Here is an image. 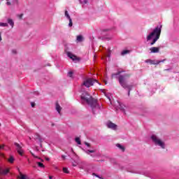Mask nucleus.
I'll return each mask as SVG.
<instances>
[{
	"mask_svg": "<svg viewBox=\"0 0 179 179\" xmlns=\"http://www.w3.org/2000/svg\"><path fill=\"white\" fill-rule=\"evenodd\" d=\"M81 100L92 107L94 114L95 111H99V110H100V105L97 104V100L94 99L93 97L89 94V93H83L81 95Z\"/></svg>",
	"mask_w": 179,
	"mask_h": 179,
	"instance_id": "nucleus-1",
	"label": "nucleus"
},
{
	"mask_svg": "<svg viewBox=\"0 0 179 179\" xmlns=\"http://www.w3.org/2000/svg\"><path fill=\"white\" fill-rule=\"evenodd\" d=\"M122 72H124V71H118L116 73L112 74V78L119 76L118 80H119L120 85L124 89H128V90H129L128 96H129V94L131 93V90H132V85H128L127 84V83L125 82V79H127V78H129L130 75L128 73L121 75V73H122Z\"/></svg>",
	"mask_w": 179,
	"mask_h": 179,
	"instance_id": "nucleus-2",
	"label": "nucleus"
},
{
	"mask_svg": "<svg viewBox=\"0 0 179 179\" xmlns=\"http://www.w3.org/2000/svg\"><path fill=\"white\" fill-rule=\"evenodd\" d=\"M162 34V25H159L147 36V41H150L152 40V42L150 43V45H155L156 44V41L160 38V34Z\"/></svg>",
	"mask_w": 179,
	"mask_h": 179,
	"instance_id": "nucleus-3",
	"label": "nucleus"
},
{
	"mask_svg": "<svg viewBox=\"0 0 179 179\" xmlns=\"http://www.w3.org/2000/svg\"><path fill=\"white\" fill-rule=\"evenodd\" d=\"M151 139L154 142L155 145L160 146L162 149H164V143L156 135L151 136Z\"/></svg>",
	"mask_w": 179,
	"mask_h": 179,
	"instance_id": "nucleus-4",
	"label": "nucleus"
},
{
	"mask_svg": "<svg viewBox=\"0 0 179 179\" xmlns=\"http://www.w3.org/2000/svg\"><path fill=\"white\" fill-rule=\"evenodd\" d=\"M96 83H97V80L87 78L83 82V86H85V87H90V86H93V85H94Z\"/></svg>",
	"mask_w": 179,
	"mask_h": 179,
	"instance_id": "nucleus-5",
	"label": "nucleus"
},
{
	"mask_svg": "<svg viewBox=\"0 0 179 179\" xmlns=\"http://www.w3.org/2000/svg\"><path fill=\"white\" fill-rule=\"evenodd\" d=\"M160 62H164V60L159 61V60H152L150 59H148L145 61V64H150V65H159Z\"/></svg>",
	"mask_w": 179,
	"mask_h": 179,
	"instance_id": "nucleus-6",
	"label": "nucleus"
},
{
	"mask_svg": "<svg viewBox=\"0 0 179 179\" xmlns=\"http://www.w3.org/2000/svg\"><path fill=\"white\" fill-rule=\"evenodd\" d=\"M15 145L17 148V152L19 154L20 156H23V153H24V151L23 149H22V146L17 143H15Z\"/></svg>",
	"mask_w": 179,
	"mask_h": 179,
	"instance_id": "nucleus-7",
	"label": "nucleus"
},
{
	"mask_svg": "<svg viewBox=\"0 0 179 179\" xmlns=\"http://www.w3.org/2000/svg\"><path fill=\"white\" fill-rule=\"evenodd\" d=\"M150 54H157L160 52V48L159 47H151L150 48Z\"/></svg>",
	"mask_w": 179,
	"mask_h": 179,
	"instance_id": "nucleus-8",
	"label": "nucleus"
},
{
	"mask_svg": "<svg viewBox=\"0 0 179 179\" xmlns=\"http://www.w3.org/2000/svg\"><path fill=\"white\" fill-rule=\"evenodd\" d=\"M117 104H118L117 108L119 110H121V111H122L123 113H125V107H126L125 105H124L118 101H117Z\"/></svg>",
	"mask_w": 179,
	"mask_h": 179,
	"instance_id": "nucleus-9",
	"label": "nucleus"
},
{
	"mask_svg": "<svg viewBox=\"0 0 179 179\" xmlns=\"http://www.w3.org/2000/svg\"><path fill=\"white\" fill-rule=\"evenodd\" d=\"M107 127L110 129H117V125L111 122L107 123Z\"/></svg>",
	"mask_w": 179,
	"mask_h": 179,
	"instance_id": "nucleus-10",
	"label": "nucleus"
},
{
	"mask_svg": "<svg viewBox=\"0 0 179 179\" xmlns=\"http://www.w3.org/2000/svg\"><path fill=\"white\" fill-rule=\"evenodd\" d=\"M9 173V169H3L2 168L0 167V174L1 176H6Z\"/></svg>",
	"mask_w": 179,
	"mask_h": 179,
	"instance_id": "nucleus-11",
	"label": "nucleus"
},
{
	"mask_svg": "<svg viewBox=\"0 0 179 179\" xmlns=\"http://www.w3.org/2000/svg\"><path fill=\"white\" fill-rule=\"evenodd\" d=\"M67 55H68V57L71 58V59H73V61H76L78 59L76 56L73 55V54H72L71 52H68Z\"/></svg>",
	"mask_w": 179,
	"mask_h": 179,
	"instance_id": "nucleus-12",
	"label": "nucleus"
},
{
	"mask_svg": "<svg viewBox=\"0 0 179 179\" xmlns=\"http://www.w3.org/2000/svg\"><path fill=\"white\" fill-rule=\"evenodd\" d=\"M56 110L59 114H61V110H62V108L61 106H59V103L58 102H56V106H55Z\"/></svg>",
	"mask_w": 179,
	"mask_h": 179,
	"instance_id": "nucleus-13",
	"label": "nucleus"
},
{
	"mask_svg": "<svg viewBox=\"0 0 179 179\" xmlns=\"http://www.w3.org/2000/svg\"><path fill=\"white\" fill-rule=\"evenodd\" d=\"M76 40L78 43H82V41H83V36H82L81 35H79L77 36Z\"/></svg>",
	"mask_w": 179,
	"mask_h": 179,
	"instance_id": "nucleus-14",
	"label": "nucleus"
},
{
	"mask_svg": "<svg viewBox=\"0 0 179 179\" xmlns=\"http://www.w3.org/2000/svg\"><path fill=\"white\" fill-rule=\"evenodd\" d=\"M8 23L10 24V26H11V27H13V26H15V22H13V20H12V19H8Z\"/></svg>",
	"mask_w": 179,
	"mask_h": 179,
	"instance_id": "nucleus-15",
	"label": "nucleus"
},
{
	"mask_svg": "<svg viewBox=\"0 0 179 179\" xmlns=\"http://www.w3.org/2000/svg\"><path fill=\"white\" fill-rule=\"evenodd\" d=\"M20 179H29L27 176L23 175V173H20Z\"/></svg>",
	"mask_w": 179,
	"mask_h": 179,
	"instance_id": "nucleus-16",
	"label": "nucleus"
},
{
	"mask_svg": "<svg viewBox=\"0 0 179 179\" xmlns=\"http://www.w3.org/2000/svg\"><path fill=\"white\" fill-rule=\"evenodd\" d=\"M116 146H117V148H119V149H121V150H122V152H124V150H125V148H124V146L121 145L120 144H117Z\"/></svg>",
	"mask_w": 179,
	"mask_h": 179,
	"instance_id": "nucleus-17",
	"label": "nucleus"
},
{
	"mask_svg": "<svg viewBox=\"0 0 179 179\" xmlns=\"http://www.w3.org/2000/svg\"><path fill=\"white\" fill-rule=\"evenodd\" d=\"M94 152H96L94 150H88L85 151V153H87V155H90V153H94Z\"/></svg>",
	"mask_w": 179,
	"mask_h": 179,
	"instance_id": "nucleus-18",
	"label": "nucleus"
},
{
	"mask_svg": "<svg viewBox=\"0 0 179 179\" xmlns=\"http://www.w3.org/2000/svg\"><path fill=\"white\" fill-rule=\"evenodd\" d=\"M8 160L9 163H13V162H15V158L13 157V156H10Z\"/></svg>",
	"mask_w": 179,
	"mask_h": 179,
	"instance_id": "nucleus-19",
	"label": "nucleus"
},
{
	"mask_svg": "<svg viewBox=\"0 0 179 179\" xmlns=\"http://www.w3.org/2000/svg\"><path fill=\"white\" fill-rule=\"evenodd\" d=\"M0 27H8V23L0 22Z\"/></svg>",
	"mask_w": 179,
	"mask_h": 179,
	"instance_id": "nucleus-20",
	"label": "nucleus"
},
{
	"mask_svg": "<svg viewBox=\"0 0 179 179\" xmlns=\"http://www.w3.org/2000/svg\"><path fill=\"white\" fill-rule=\"evenodd\" d=\"M66 17H67V19H71V16L69 15V13H68V10H66L65 11V13H64Z\"/></svg>",
	"mask_w": 179,
	"mask_h": 179,
	"instance_id": "nucleus-21",
	"label": "nucleus"
},
{
	"mask_svg": "<svg viewBox=\"0 0 179 179\" xmlns=\"http://www.w3.org/2000/svg\"><path fill=\"white\" fill-rule=\"evenodd\" d=\"M76 142L78 145H81L80 138L79 137L76 138Z\"/></svg>",
	"mask_w": 179,
	"mask_h": 179,
	"instance_id": "nucleus-22",
	"label": "nucleus"
},
{
	"mask_svg": "<svg viewBox=\"0 0 179 179\" xmlns=\"http://www.w3.org/2000/svg\"><path fill=\"white\" fill-rule=\"evenodd\" d=\"M68 76H69V78H73V72L69 71Z\"/></svg>",
	"mask_w": 179,
	"mask_h": 179,
	"instance_id": "nucleus-23",
	"label": "nucleus"
},
{
	"mask_svg": "<svg viewBox=\"0 0 179 179\" xmlns=\"http://www.w3.org/2000/svg\"><path fill=\"white\" fill-rule=\"evenodd\" d=\"M37 164L38 166V167H41L42 169H44V164L41 162H37Z\"/></svg>",
	"mask_w": 179,
	"mask_h": 179,
	"instance_id": "nucleus-24",
	"label": "nucleus"
},
{
	"mask_svg": "<svg viewBox=\"0 0 179 179\" xmlns=\"http://www.w3.org/2000/svg\"><path fill=\"white\" fill-rule=\"evenodd\" d=\"M79 1H80V3H83L84 5H86V3H87V0H83V1L79 0Z\"/></svg>",
	"mask_w": 179,
	"mask_h": 179,
	"instance_id": "nucleus-25",
	"label": "nucleus"
},
{
	"mask_svg": "<svg viewBox=\"0 0 179 179\" xmlns=\"http://www.w3.org/2000/svg\"><path fill=\"white\" fill-rule=\"evenodd\" d=\"M69 27H72V26L73 24L72 23V18L69 19Z\"/></svg>",
	"mask_w": 179,
	"mask_h": 179,
	"instance_id": "nucleus-26",
	"label": "nucleus"
},
{
	"mask_svg": "<svg viewBox=\"0 0 179 179\" xmlns=\"http://www.w3.org/2000/svg\"><path fill=\"white\" fill-rule=\"evenodd\" d=\"M128 52H129V50H123L122 52V55H125L126 54H128Z\"/></svg>",
	"mask_w": 179,
	"mask_h": 179,
	"instance_id": "nucleus-27",
	"label": "nucleus"
},
{
	"mask_svg": "<svg viewBox=\"0 0 179 179\" xmlns=\"http://www.w3.org/2000/svg\"><path fill=\"white\" fill-rule=\"evenodd\" d=\"M63 171H64V173H66V174H68L69 173V171H68V169L66 168H63Z\"/></svg>",
	"mask_w": 179,
	"mask_h": 179,
	"instance_id": "nucleus-28",
	"label": "nucleus"
},
{
	"mask_svg": "<svg viewBox=\"0 0 179 179\" xmlns=\"http://www.w3.org/2000/svg\"><path fill=\"white\" fill-rule=\"evenodd\" d=\"M85 145H86V146H87V148H90V143L85 142Z\"/></svg>",
	"mask_w": 179,
	"mask_h": 179,
	"instance_id": "nucleus-29",
	"label": "nucleus"
},
{
	"mask_svg": "<svg viewBox=\"0 0 179 179\" xmlns=\"http://www.w3.org/2000/svg\"><path fill=\"white\" fill-rule=\"evenodd\" d=\"M30 153H31V155L34 157H35L36 159L38 158V157H37V156H35V155H34V153H33L32 152H30Z\"/></svg>",
	"mask_w": 179,
	"mask_h": 179,
	"instance_id": "nucleus-30",
	"label": "nucleus"
},
{
	"mask_svg": "<svg viewBox=\"0 0 179 179\" xmlns=\"http://www.w3.org/2000/svg\"><path fill=\"white\" fill-rule=\"evenodd\" d=\"M31 107H34V106H36V103H34V102H31Z\"/></svg>",
	"mask_w": 179,
	"mask_h": 179,
	"instance_id": "nucleus-31",
	"label": "nucleus"
},
{
	"mask_svg": "<svg viewBox=\"0 0 179 179\" xmlns=\"http://www.w3.org/2000/svg\"><path fill=\"white\" fill-rule=\"evenodd\" d=\"M4 147H5V145H0V150L3 149Z\"/></svg>",
	"mask_w": 179,
	"mask_h": 179,
	"instance_id": "nucleus-32",
	"label": "nucleus"
},
{
	"mask_svg": "<svg viewBox=\"0 0 179 179\" xmlns=\"http://www.w3.org/2000/svg\"><path fill=\"white\" fill-rule=\"evenodd\" d=\"M62 158L63 159V160H65V159H66L65 155H62Z\"/></svg>",
	"mask_w": 179,
	"mask_h": 179,
	"instance_id": "nucleus-33",
	"label": "nucleus"
},
{
	"mask_svg": "<svg viewBox=\"0 0 179 179\" xmlns=\"http://www.w3.org/2000/svg\"><path fill=\"white\" fill-rule=\"evenodd\" d=\"M22 16H23V14L20 15H19L20 19H22Z\"/></svg>",
	"mask_w": 179,
	"mask_h": 179,
	"instance_id": "nucleus-34",
	"label": "nucleus"
},
{
	"mask_svg": "<svg viewBox=\"0 0 179 179\" xmlns=\"http://www.w3.org/2000/svg\"><path fill=\"white\" fill-rule=\"evenodd\" d=\"M0 41H2V36H1V34H0Z\"/></svg>",
	"mask_w": 179,
	"mask_h": 179,
	"instance_id": "nucleus-35",
	"label": "nucleus"
},
{
	"mask_svg": "<svg viewBox=\"0 0 179 179\" xmlns=\"http://www.w3.org/2000/svg\"><path fill=\"white\" fill-rule=\"evenodd\" d=\"M73 167H76V164H73Z\"/></svg>",
	"mask_w": 179,
	"mask_h": 179,
	"instance_id": "nucleus-36",
	"label": "nucleus"
},
{
	"mask_svg": "<svg viewBox=\"0 0 179 179\" xmlns=\"http://www.w3.org/2000/svg\"><path fill=\"white\" fill-rule=\"evenodd\" d=\"M13 52L14 54H16V50H13Z\"/></svg>",
	"mask_w": 179,
	"mask_h": 179,
	"instance_id": "nucleus-37",
	"label": "nucleus"
},
{
	"mask_svg": "<svg viewBox=\"0 0 179 179\" xmlns=\"http://www.w3.org/2000/svg\"><path fill=\"white\" fill-rule=\"evenodd\" d=\"M7 5H10V2H7Z\"/></svg>",
	"mask_w": 179,
	"mask_h": 179,
	"instance_id": "nucleus-38",
	"label": "nucleus"
},
{
	"mask_svg": "<svg viewBox=\"0 0 179 179\" xmlns=\"http://www.w3.org/2000/svg\"><path fill=\"white\" fill-rule=\"evenodd\" d=\"M39 138V141H41V142H42L43 141H41V138H40V137H38Z\"/></svg>",
	"mask_w": 179,
	"mask_h": 179,
	"instance_id": "nucleus-39",
	"label": "nucleus"
},
{
	"mask_svg": "<svg viewBox=\"0 0 179 179\" xmlns=\"http://www.w3.org/2000/svg\"><path fill=\"white\" fill-rule=\"evenodd\" d=\"M49 179H52V176H49Z\"/></svg>",
	"mask_w": 179,
	"mask_h": 179,
	"instance_id": "nucleus-40",
	"label": "nucleus"
},
{
	"mask_svg": "<svg viewBox=\"0 0 179 179\" xmlns=\"http://www.w3.org/2000/svg\"><path fill=\"white\" fill-rule=\"evenodd\" d=\"M90 156H92V157H94V155H90Z\"/></svg>",
	"mask_w": 179,
	"mask_h": 179,
	"instance_id": "nucleus-41",
	"label": "nucleus"
},
{
	"mask_svg": "<svg viewBox=\"0 0 179 179\" xmlns=\"http://www.w3.org/2000/svg\"><path fill=\"white\" fill-rule=\"evenodd\" d=\"M80 169H83V167H80Z\"/></svg>",
	"mask_w": 179,
	"mask_h": 179,
	"instance_id": "nucleus-42",
	"label": "nucleus"
},
{
	"mask_svg": "<svg viewBox=\"0 0 179 179\" xmlns=\"http://www.w3.org/2000/svg\"><path fill=\"white\" fill-rule=\"evenodd\" d=\"M108 99L110 100V97H108Z\"/></svg>",
	"mask_w": 179,
	"mask_h": 179,
	"instance_id": "nucleus-43",
	"label": "nucleus"
},
{
	"mask_svg": "<svg viewBox=\"0 0 179 179\" xmlns=\"http://www.w3.org/2000/svg\"><path fill=\"white\" fill-rule=\"evenodd\" d=\"M47 160H50V159L48 158Z\"/></svg>",
	"mask_w": 179,
	"mask_h": 179,
	"instance_id": "nucleus-44",
	"label": "nucleus"
},
{
	"mask_svg": "<svg viewBox=\"0 0 179 179\" xmlns=\"http://www.w3.org/2000/svg\"><path fill=\"white\" fill-rule=\"evenodd\" d=\"M0 127H1V123H0Z\"/></svg>",
	"mask_w": 179,
	"mask_h": 179,
	"instance_id": "nucleus-45",
	"label": "nucleus"
}]
</instances>
